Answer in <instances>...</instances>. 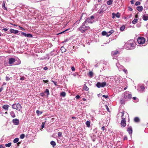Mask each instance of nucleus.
I'll return each instance as SVG.
<instances>
[{"instance_id": "45", "label": "nucleus", "mask_w": 148, "mask_h": 148, "mask_svg": "<svg viewBox=\"0 0 148 148\" xmlns=\"http://www.w3.org/2000/svg\"><path fill=\"white\" fill-rule=\"evenodd\" d=\"M115 14L114 13H113L112 14V18H114L115 16Z\"/></svg>"}, {"instance_id": "3", "label": "nucleus", "mask_w": 148, "mask_h": 148, "mask_svg": "<svg viewBox=\"0 0 148 148\" xmlns=\"http://www.w3.org/2000/svg\"><path fill=\"white\" fill-rule=\"evenodd\" d=\"M12 107L13 109L19 111L21 110L22 108L21 106L19 103L13 104L12 105Z\"/></svg>"}, {"instance_id": "42", "label": "nucleus", "mask_w": 148, "mask_h": 148, "mask_svg": "<svg viewBox=\"0 0 148 148\" xmlns=\"http://www.w3.org/2000/svg\"><path fill=\"white\" fill-rule=\"evenodd\" d=\"M45 124V122H42V125H41L42 129L44 127Z\"/></svg>"}, {"instance_id": "63", "label": "nucleus", "mask_w": 148, "mask_h": 148, "mask_svg": "<svg viewBox=\"0 0 148 148\" xmlns=\"http://www.w3.org/2000/svg\"><path fill=\"white\" fill-rule=\"evenodd\" d=\"M138 15L137 14H136L135 16V17L136 18H138Z\"/></svg>"}, {"instance_id": "58", "label": "nucleus", "mask_w": 148, "mask_h": 148, "mask_svg": "<svg viewBox=\"0 0 148 148\" xmlns=\"http://www.w3.org/2000/svg\"><path fill=\"white\" fill-rule=\"evenodd\" d=\"M130 2L132 4H134V1L133 0H132L130 1Z\"/></svg>"}, {"instance_id": "54", "label": "nucleus", "mask_w": 148, "mask_h": 148, "mask_svg": "<svg viewBox=\"0 0 148 148\" xmlns=\"http://www.w3.org/2000/svg\"><path fill=\"white\" fill-rule=\"evenodd\" d=\"M80 97V96L79 95H77L75 97V98L77 99H79Z\"/></svg>"}, {"instance_id": "19", "label": "nucleus", "mask_w": 148, "mask_h": 148, "mask_svg": "<svg viewBox=\"0 0 148 148\" xmlns=\"http://www.w3.org/2000/svg\"><path fill=\"white\" fill-rule=\"evenodd\" d=\"M93 75V73L92 72L90 71L88 74V75L90 77H92Z\"/></svg>"}, {"instance_id": "11", "label": "nucleus", "mask_w": 148, "mask_h": 148, "mask_svg": "<svg viewBox=\"0 0 148 148\" xmlns=\"http://www.w3.org/2000/svg\"><path fill=\"white\" fill-rule=\"evenodd\" d=\"M21 34L25 37H32V35L30 34H26L25 33L21 32Z\"/></svg>"}, {"instance_id": "60", "label": "nucleus", "mask_w": 148, "mask_h": 148, "mask_svg": "<svg viewBox=\"0 0 148 148\" xmlns=\"http://www.w3.org/2000/svg\"><path fill=\"white\" fill-rule=\"evenodd\" d=\"M0 148H5V147H3V145H0Z\"/></svg>"}, {"instance_id": "36", "label": "nucleus", "mask_w": 148, "mask_h": 148, "mask_svg": "<svg viewBox=\"0 0 148 148\" xmlns=\"http://www.w3.org/2000/svg\"><path fill=\"white\" fill-rule=\"evenodd\" d=\"M61 95L64 97L66 95V93L64 92H62L60 94Z\"/></svg>"}, {"instance_id": "17", "label": "nucleus", "mask_w": 148, "mask_h": 148, "mask_svg": "<svg viewBox=\"0 0 148 148\" xmlns=\"http://www.w3.org/2000/svg\"><path fill=\"white\" fill-rule=\"evenodd\" d=\"M9 107L8 105H4L3 106V108L5 110H8Z\"/></svg>"}, {"instance_id": "64", "label": "nucleus", "mask_w": 148, "mask_h": 148, "mask_svg": "<svg viewBox=\"0 0 148 148\" xmlns=\"http://www.w3.org/2000/svg\"><path fill=\"white\" fill-rule=\"evenodd\" d=\"M136 97H133V99L134 100H136Z\"/></svg>"}, {"instance_id": "21", "label": "nucleus", "mask_w": 148, "mask_h": 148, "mask_svg": "<svg viewBox=\"0 0 148 148\" xmlns=\"http://www.w3.org/2000/svg\"><path fill=\"white\" fill-rule=\"evenodd\" d=\"M114 32V31L112 29L110 31H109L108 32V34L107 35L108 36H110Z\"/></svg>"}, {"instance_id": "35", "label": "nucleus", "mask_w": 148, "mask_h": 148, "mask_svg": "<svg viewBox=\"0 0 148 148\" xmlns=\"http://www.w3.org/2000/svg\"><path fill=\"white\" fill-rule=\"evenodd\" d=\"M45 92L47 93V95H49V90L47 89H46Z\"/></svg>"}, {"instance_id": "41", "label": "nucleus", "mask_w": 148, "mask_h": 148, "mask_svg": "<svg viewBox=\"0 0 148 148\" xmlns=\"http://www.w3.org/2000/svg\"><path fill=\"white\" fill-rule=\"evenodd\" d=\"M140 2L139 1H137L136 2L135 5H140Z\"/></svg>"}, {"instance_id": "23", "label": "nucleus", "mask_w": 148, "mask_h": 148, "mask_svg": "<svg viewBox=\"0 0 148 148\" xmlns=\"http://www.w3.org/2000/svg\"><path fill=\"white\" fill-rule=\"evenodd\" d=\"M83 89L86 91H88L89 90V88L87 87L85 84L84 85Z\"/></svg>"}, {"instance_id": "7", "label": "nucleus", "mask_w": 148, "mask_h": 148, "mask_svg": "<svg viewBox=\"0 0 148 148\" xmlns=\"http://www.w3.org/2000/svg\"><path fill=\"white\" fill-rule=\"evenodd\" d=\"M132 98V96L130 94H128L127 95H125L124 97V99L128 100V99H131Z\"/></svg>"}, {"instance_id": "33", "label": "nucleus", "mask_w": 148, "mask_h": 148, "mask_svg": "<svg viewBox=\"0 0 148 148\" xmlns=\"http://www.w3.org/2000/svg\"><path fill=\"white\" fill-rule=\"evenodd\" d=\"M11 143H9L8 144H5V146L6 147H9L11 145Z\"/></svg>"}, {"instance_id": "25", "label": "nucleus", "mask_w": 148, "mask_h": 148, "mask_svg": "<svg viewBox=\"0 0 148 148\" xmlns=\"http://www.w3.org/2000/svg\"><path fill=\"white\" fill-rule=\"evenodd\" d=\"M134 121L136 122H138L140 121V119L138 117H136L134 119Z\"/></svg>"}, {"instance_id": "32", "label": "nucleus", "mask_w": 148, "mask_h": 148, "mask_svg": "<svg viewBox=\"0 0 148 148\" xmlns=\"http://www.w3.org/2000/svg\"><path fill=\"white\" fill-rule=\"evenodd\" d=\"M115 16H116V17L118 18H119L120 16V14L118 12L117 14H115Z\"/></svg>"}, {"instance_id": "50", "label": "nucleus", "mask_w": 148, "mask_h": 148, "mask_svg": "<svg viewBox=\"0 0 148 148\" xmlns=\"http://www.w3.org/2000/svg\"><path fill=\"white\" fill-rule=\"evenodd\" d=\"M105 106L107 110L109 112L110 111L109 110V108H108V106L107 105H105Z\"/></svg>"}, {"instance_id": "20", "label": "nucleus", "mask_w": 148, "mask_h": 148, "mask_svg": "<svg viewBox=\"0 0 148 148\" xmlns=\"http://www.w3.org/2000/svg\"><path fill=\"white\" fill-rule=\"evenodd\" d=\"M101 34L103 36H106L107 37L109 36H107L108 34V32L107 33V32L105 31H103L101 33Z\"/></svg>"}, {"instance_id": "13", "label": "nucleus", "mask_w": 148, "mask_h": 148, "mask_svg": "<svg viewBox=\"0 0 148 148\" xmlns=\"http://www.w3.org/2000/svg\"><path fill=\"white\" fill-rule=\"evenodd\" d=\"M127 131L128 132L129 134H131L132 133V130L131 127H129L127 130Z\"/></svg>"}, {"instance_id": "27", "label": "nucleus", "mask_w": 148, "mask_h": 148, "mask_svg": "<svg viewBox=\"0 0 148 148\" xmlns=\"http://www.w3.org/2000/svg\"><path fill=\"white\" fill-rule=\"evenodd\" d=\"M96 86L98 88H100L101 87V83H100V82H98L96 85Z\"/></svg>"}, {"instance_id": "43", "label": "nucleus", "mask_w": 148, "mask_h": 148, "mask_svg": "<svg viewBox=\"0 0 148 148\" xmlns=\"http://www.w3.org/2000/svg\"><path fill=\"white\" fill-rule=\"evenodd\" d=\"M51 82H53L54 85L56 86H57V82H55L53 80H51Z\"/></svg>"}, {"instance_id": "29", "label": "nucleus", "mask_w": 148, "mask_h": 148, "mask_svg": "<svg viewBox=\"0 0 148 148\" xmlns=\"http://www.w3.org/2000/svg\"><path fill=\"white\" fill-rule=\"evenodd\" d=\"M137 19H135L132 21V23L133 24H135L137 23Z\"/></svg>"}, {"instance_id": "12", "label": "nucleus", "mask_w": 148, "mask_h": 148, "mask_svg": "<svg viewBox=\"0 0 148 148\" xmlns=\"http://www.w3.org/2000/svg\"><path fill=\"white\" fill-rule=\"evenodd\" d=\"M15 60L14 58H10L9 59V63L10 64H12L15 62Z\"/></svg>"}, {"instance_id": "46", "label": "nucleus", "mask_w": 148, "mask_h": 148, "mask_svg": "<svg viewBox=\"0 0 148 148\" xmlns=\"http://www.w3.org/2000/svg\"><path fill=\"white\" fill-rule=\"evenodd\" d=\"M10 78L9 77H8L7 76L6 77L5 80H6V81H8L9 80H10Z\"/></svg>"}, {"instance_id": "53", "label": "nucleus", "mask_w": 148, "mask_h": 148, "mask_svg": "<svg viewBox=\"0 0 148 148\" xmlns=\"http://www.w3.org/2000/svg\"><path fill=\"white\" fill-rule=\"evenodd\" d=\"M19 27L20 29L21 30H25V29H24L23 27H21L20 26H19Z\"/></svg>"}, {"instance_id": "49", "label": "nucleus", "mask_w": 148, "mask_h": 148, "mask_svg": "<svg viewBox=\"0 0 148 148\" xmlns=\"http://www.w3.org/2000/svg\"><path fill=\"white\" fill-rule=\"evenodd\" d=\"M102 97H103L105 98H107L108 97V95H103L102 96Z\"/></svg>"}, {"instance_id": "59", "label": "nucleus", "mask_w": 148, "mask_h": 148, "mask_svg": "<svg viewBox=\"0 0 148 148\" xmlns=\"http://www.w3.org/2000/svg\"><path fill=\"white\" fill-rule=\"evenodd\" d=\"M43 69L45 70H46L48 69V68L47 67H45Z\"/></svg>"}, {"instance_id": "8", "label": "nucleus", "mask_w": 148, "mask_h": 148, "mask_svg": "<svg viewBox=\"0 0 148 148\" xmlns=\"http://www.w3.org/2000/svg\"><path fill=\"white\" fill-rule=\"evenodd\" d=\"M105 7V8H106L107 7L105 5H102L101 7V8L100 10H99L98 11V13L99 14H101V13H102L103 12H104L106 10V8L104 9H101V8H104Z\"/></svg>"}, {"instance_id": "47", "label": "nucleus", "mask_w": 148, "mask_h": 148, "mask_svg": "<svg viewBox=\"0 0 148 148\" xmlns=\"http://www.w3.org/2000/svg\"><path fill=\"white\" fill-rule=\"evenodd\" d=\"M123 71L126 74H127V70L126 69H124L123 70Z\"/></svg>"}, {"instance_id": "4", "label": "nucleus", "mask_w": 148, "mask_h": 148, "mask_svg": "<svg viewBox=\"0 0 148 148\" xmlns=\"http://www.w3.org/2000/svg\"><path fill=\"white\" fill-rule=\"evenodd\" d=\"M124 116L123 114L122 115L121 117H122V120L121 121V125L122 127H125L126 126V121H125V118L123 117Z\"/></svg>"}, {"instance_id": "5", "label": "nucleus", "mask_w": 148, "mask_h": 148, "mask_svg": "<svg viewBox=\"0 0 148 148\" xmlns=\"http://www.w3.org/2000/svg\"><path fill=\"white\" fill-rule=\"evenodd\" d=\"M145 41V39L143 37H139L137 39V41L138 43L143 44L144 43Z\"/></svg>"}, {"instance_id": "57", "label": "nucleus", "mask_w": 148, "mask_h": 148, "mask_svg": "<svg viewBox=\"0 0 148 148\" xmlns=\"http://www.w3.org/2000/svg\"><path fill=\"white\" fill-rule=\"evenodd\" d=\"M69 29H67L66 30H65V31H63L61 32L60 34H61V33H63L64 32H66V31L68 30Z\"/></svg>"}, {"instance_id": "62", "label": "nucleus", "mask_w": 148, "mask_h": 148, "mask_svg": "<svg viewBox=\"0 0 148 148\" xmlns=\"http://www.w3.org/2000/svg\"><path fill=\"white\" fill-rule=\"evenodd\" d=\"M3 88L2 87H1L0 88V92L3 90Z\"/></svg>"}, {"instance_id": "1", "label": "nucleus", "mask_w": 148, "mask_h": 148, "mask_svg": "<svg viewBox=\"0 0 148 148\" xmlns=\"http://www.w3.org/2000/svg\"><path fill=\"white\" fill-rule=\"evenodd\" d=\"M134 42L133 41L130 40L125 44V47L127 49H133L134 47Z\"/></svg>"}, {"instance_id": "34", "label": "nucleus", "mask_w": 148, "mask_h": 148, "mask_svg": "<svg viewBox=\"0 0 148 148\" xmlns=\"http://www.w3.org/2000/svg\"><path fill=\"white\" fill-rule=\"evenodd\" d=\"M112 0H109L107 2V4L108 5H110L112 3Z\"/></svg>"}, {"instance_id": "31", "label": "nucleus", "mask_w": 148, "mask_h": 148, "mask_svg": "<svg viewBox=\"0 0 148 148\" xmlns=\"http://www.w3.org/2000/svg\"><path fill=\"white\" fill-rule=\"evenodd\" d=\"M125 27L124 25H123L120 28V30L121 31H123L125 29Z\"/></svg>"}, {"instance_id": "28", "label": "nucleus", "mask_w": 148, "mask_h": 148, "mask_svg": "<svg viewBox=\"0 0 148 148\" xmlns=\"http://www.w3.org/2000/svg\"><path fill=\"white\" fill-rule=\"evenodd\" d=\"M60 49H61V51L62 52H64L66 51V49H65V48L63 46L62 47H61Z\"/></svg>"}, {"instance_id": "26", "label": "nucleus", "mask_w": 148, "mask_h": 148, "mask_svg": "<svg viewBox=\"0 0 148 148\" xmlns=\"http://www.w3.org/2000/svg\"><path fill=\"white\" fill-rule=\"evenodd\" d=\"M106 85V82H103L101 83V86L102 87H105Z\"/></svg>"}, {"instance_id": "9", "label": "nucleus", "mask_w": 148, "mask_h": 148, "mask_svg": "<svg viewBox=\"0 0 148 148\" xmlns=\"http://www.w3.org/2000/svg\"><path fill=\"white\" fill-rule=\"evenodd\" d=\"M10 33H14V34H16L18 33L19 32L17 30H14L13 29H10Z\"/></svg>"}, {"instance_id": "44", "label": "nucleus", "mask_w": 148, "mask_h": 148, "mask_svg": "<svg viewBox=\"0 0 148 148\" xmlns=\"http://www.w3.org/2000/svg\"><path fill=\"white\" fill-rule=\"evenodd\" d=\"M8 29V28H4L2 29V30L4 31V32H6L7 31Z\"/></svg>"}, {"instance_id": "40", "label": "nucleus", "mask_w": 148, "mask_h": 148, "mask_svg": "<svg viewBox=\"0 0 148 148\" xmlns=\"http://www.w3.org/2000/svg\"><path fill=\"white\" fill-rule=\"evenodd\" d=\"M62 133L61 132H59L58 133V136L59 137H61L62 135Z\"/></svg>"}, {"instance_id": "48", "label": "nucleus", "mask_w": 148, "mask_h": 148, "mask_svg": "<svg viewBox=\"0 0 148 148\" xmlns=\"http://www.w3.org/2000/svg\"><path fill=\"white\" fill-rule=\"evenodd\" d=\"M3 9L5 10H7V8L6 7H5V3H3Z\"/></svg>"}, {"instance_id": "6", "label": "nucleus", "mask_w": 148, "mask_h": 148, "mask_svg": "<svg viewBox=\"0 0 148 148\" xmlns=\"http://www.w3.org/2000/svg\"><path fill=\"white\" fill-rule=\"evenodd\" d=\"M94 18V17L93 16H91L90 17L87 18L84 22H86V24L87 22L88 23H93L92 20Z\"/></svg>"}, {"instance_id": "2", "label": "nucleus", "mask_w": 148, "mask_h": 148, "mask_svg": "<svg viewBox=\"0 0 148 148\" xmlns=\"http://www.w3.org/2000/svg\"><path fill=\"white\" fill-rule=\"evenodd\" d=\"M86 22H83L82 25L78 29V30L81 31L82 33H83L85 32L87 30L86 29L87 27H89L85 26Z\"/></svg>"}, {"instance_id": "30", "label": "nucleus", "mask_w": 148, "mask_h": 148, "mask_svg": "<svg viewBox=\"0 0 148 148\" xmlns=\"http://www.w3.org/2000/svg\"><path fill=\"white\" fill-rule=\"evenodd\" d=\"M18 140L19 139L18 138H16L14 139L13 142L14 143H16L18 141Z\"/></svg>"}, {"instance_id": "52", "label": "nucleus", "mask_w": 148, "mask_h": 148, "mask_svg": "<svg viewBox=\"0 0 148 148\" xmlns=\"http://www.w3.org/2000/svg\"><path fill=\"white\" fill-rule=\"evenodd\" d=\"M71 69L72 71H75V68L74 66H72L71 67Z\"/></svg>"}, {"instance_id": "38", "label": "nucleus", "mask_w": 148, "mask_h": 148, "mask_svg": "<svg viewBox=\"0 0 148 148\" xmlns=\"http://www.w3.org/2000/svg\"><path fill=\"white\" fill-rule=\"evenodd\" d=\"M140 88L141 89V90L143 91L144 90V89H145V87L144 86H140Z\"/></svg>"}, {"instance_id": "37", "label": "nucleus", "mask_w": 148, "mask_h": 148, "mask_svg": "<svg viewBox=\"0 0 148 148\" xmlns=\"http://www.w3.org/2000/svg\"><path fill=\"white\" fill-rule=\"evenodd\" d=\"M25 136V134H21L20 135V138L21 139H23L24 138Z\"/></svg>"}, {"instance_id": "24", "label": "nucleus", "mask_w": 148, "mask_h": 148, "mask_svg": "<svg viewBox=\"0 0 148 148\" xmlns=\"http://www.w3.org/2000/svg\"><path fill=\"white\" fill-rule=\"evenodd\" d=\"M50 144L53 146V147H54L56 145L55 142L53 141H51Z\"/></svg>"}, {"instance_id": "18", "label": "nucleus", "mask_w": 148, "mask_h": 148, "mask_svg": "<svg viewBox=\"0 0 148 148\" xmlns=\"http://www.w3.org/2000/svg\"><path fill=\"white\" fill-rule=\"evenodd\" d=\"M144 21H147L148 20V16H146L144 15L142 17Z\"/></svg>"}, {"instance_id": "55", "label": "nucleus", "mask_w": 148, "mask_h": 148, "mask_svg": "<svg viewBox=\"0 0 148 148\" xmlns=\"http://www.w3.org/2000/svg\"><path fill=\"white\" fill-rule=\"evenodd\" d=\"M105 126H103L101 128V130H102L103 131H104L105 130Z\"/></svg>"}, {"instance_id": "16", "label": "nucleus", "mask_w": 148, "mask_h": 148, "mask_svg": "<svg viewBox=\"0 0 148 148\" xmlns=\"http://www.w3.org/2000/svg\"><path fill=\"white\" fill-rule=\"evenodd\" d=\"M10 114L11 116L13 118L15 117L16 116L15 113L13 111H11L10 113Z\"/></svg>"}, {"instance_id": "15", "label": "nucleus", "mask_w": 148, "mask_h": 148, "mask_svg": "<svg viewBox=\"0 0 148 148\" xmlns=\"http://www.w3.org/2000/svg\"><path fill=\"white\" fill-rule=\"evenodd\" d=\"M143 9V7L142 6H140L137 7V9L139 12L141 11Z\"/></svg>"}, {"instance_id": "61", "label": "nucleus", "mask_w": 148, "mask_h": 148, "mask_svg": "<svg viewBox=\"0 0 148 148\" xmlns=\"http://www.w3.org/2000/svg\"><path fill=\"white\" fill-rule=\"evenodd\" d=\"M129 10H130L131 11H132V9L130 7H129Z\"/></svg>"}, {"instance_id": "56", "label": "nucleus", "mask_w": 148, "mask_h": 148, "mask_svg": "<svg viewBox=\"0 0 148 148\" xmlns=\"http://www.w3.org/2000/svg\"><path fill=\"white\" fill-rule=\"evenodd\" d=\"M127 137L126 136H124V140H127Z\"/></svg>"}, {"instance_id": "14", "label": "nucleus", "mask_w": 148, "mask_h": 148, "mask_svg": "<svg viewBox=\"0 0 148 148\" xmlns=\"http://www.w3.org/2000/svg\"><path fill=\"white\" fill-rule=\"evenodd\" d=\"M119 52L118 51H112V54L114 56H115L118 54L119 53Z\"/></svg>"}, {"instance_id": "22", "label": "nucleus", "mask_w": 148, "mask_h": 148, "mask_svg": "<svg viewBox=\"0 0 148 148\" xmlns=\"http://www.w3.org/2000/svg\"><path fill=\"white\" fill-rule=\"evenodd\" d=\"M90 123L89 121H87L86 122V124L87 126V127H89L90 126Z\"/></svg>"}, {"instance_id": "10", "label": "nucleus", "mask_w": 148, "mask_h": 148, "mask_svg": "<svg viewBox=\"0 0 148 148\" xmlns=\"http://www.w3.org/2000/svg\"><path fill=\"white\" fill-rule=\"evenodd\" d=\"M12 122L14 125H17L19 123V120L17 119H13L12 120Z\"/></svg>"}, {"instance_id": "39", "label": "nucleus", "mask_w": 148, "mask_h": 148, "mask_svg": "<svg viewBox=\"0 0 148 148\" xmlns=\"http://www.w3.org/2000/svg\"><path fill=\"white\" fill-rule=\"evenodd\" d=\"M84 14V13H82V16H81V18H80V19L79 21H77L76 22V23L77 24H79V22H80V20L81 19V18H82V16Z\"/></svg>"}, {"instance_id": "51", "label": "nucleus", "mask_w": 148, "mask_h": 148, "mask_svg": "<svg viewBox=\"0 0 148 148\" xmlns=\"http://www.w3.org/2000/svg\"><path fill=\"white\" fill-rule=\"evenodd\" d=\"M43 82H44V83H47L49 82V81L48 80H43Z\"/></svg>"}]
</instances>
